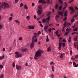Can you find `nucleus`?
I'll return each mask as SVG.
<instances>
[{
	"label": "nucleus",
	"instance_id": "nucleus-1",
	"mask_svg": "<svg viewBox=\"0 0 78 78\" xmlns=\"http://www.w3.org/2000/svg\"><path fill=\"white\" fill-rule=\"evenodd\" d=\"M37 36V33H34V35L32 37V42L30 46L31 48H32L34 46V42H37V38H36Z\"/></svg>",
	"mask_w": 78,
	"mask_h": 78
},
{
	"label": "nucleus",
	"instance_id": "nucleus-2",
	"mask_svg": "<svg viewBox=\"0 0 78 78\" xmlns=\"http://www.w3.org/2000/svg\"><path fill=\"white\" fill-rule=\"evenodd\" d=\"M9 8H10V5L8 4L5 2H3L2 3L1 5H0V11L2 10V8L6 9Z\"/></svg>",
	"mask_w": 78,
	"mask_h": 78
},
{
	"label": "nucleus",
	"instance_id": "nucleus-3",
	"mask_svg": "<svg viewBox=\"0 0 78 78\" xmlns=\"http://www.w3.org/2000/svg\"><path fill=\"white\" fill-rule=\"evenodd\" d=\"M44 51L41 50L39 49L37 51H36V53L35 54V57H34V59H37V57L39 56H41V54L43 53Z\"/></svg>",
	"mask_w": 78,
	"mask_h": 78
},
{
	"label": "nucleus",
	"instance_id": "nucleus-4",
	"mask_svg": "<svg viewBox=\"0 0 78 78\" xmlns=\"http://www.w3.org/2000/svg\"><path fill=\"white\" fill-rule=\"evenodd\" d=\"M50 20V17L48 16L47 18L46 19H44L43 20H42V22H44V23H45L47 22H48L49 21V20Z\"/></svg>",
	"mask_w": 78,
	"mask_h": 78
},
{
	"label": "nucleus",
	"instance_id": "nucleus-5",
	"mask_svg": "<svg viewBox=\"0 0 78 78\" xmlns=\"http://www.w3.org/2000/svg\"><path fill=\"white\" fill-rule=\"evenodd\" d=\"M15 53L16 54L15 57L16 58H20V57H22V55L19 54V52L16 51Z\"/></svg>",
	"mask_w": 78,
	"mask_h": 78
},
{
	"label": "nucleus",
	"instance_id": "nucleus-6",
	"mask_svg": "<svg viewBox=\"0 0 78 78\" xmlns=\"http://www.w3.org/2000/svg\"><path fill=\"white\" fill-rule=\"evenodd\" d=\"M69 11H70L71 10L72 12H70V14H71V15H72L73 14V12H75V10L73 9V8L71 6V7H69Z\"/></svg>",
	"mask_w": 78,
	"mask_h": 78
},
{
	"label": "nucleus",
	"instance_id": "nucleus-7",
	"mask_svg": "<svg viewBox=\"0 0 78 78\" xmlns=\"http://www.w3.org/2000/svg\"><path fill=\"white\" fill-rule=\"evenodd\" d=\"M38 15H40V14H41V12L42 11V7H41V6H39V7H38Z\"/></svg>",
	"mask_w": 78,
	"mask_h": 78
},
{
	"label": "nucleus",
	"instance_id": "nucleus-8",
	"mask_svg": "<svg viewBox=\"0 0 78 78\" xmlns=\"http://www.w3.org/2000/svg\"><path fill=\"white\" fill-rule=\"evenodd\" d=\"M48 26L47 25H45L44 26V30L45 32L46 33H47L48 31Z\"/></svg>",
	"mask_w": 78,
	"mask_h": 78
},
{
	"label": "nucleus",
	"instance_id": "nucleus-9",
	"mask_svg": "<svg viewBox=\"0 0 78 78\" xmlns=\"http://www.w3.org/2000/svg\"><path fill=\"white\" fill-rule=\"evenodd\" d=\"M16 66L17 70H18L22 69V66H19L17 65H16Z\"/></svg>",
	"mask_w": 78,
	"mask_h": 78
},
{
	"label": "nucleus",
	"instance_id": "nucleus-10",
	"mask_svg": "<svg viewBox=\"0 0 78 78\" xmlns=\"http://www.w3.org/2000/svg\"><path fill=\"white\" fill-rule=\"evenodd\" d=\"M29 28V29H34V27L33 26H29L27 27Z\"/></svg>",
	"mask_w": 78,
	"mask_h": 78
},
{
	"label": "nucleus",
	"instance_id": "nucleus-11",
	"mask_svg": "<svg viewBox=\"0 0 78 78\" xmlns=\"http://www.w3.org/2000/svg\"><path fill=\"white\" fill-rule=\"evenodd\" d=\"M62 44V43L61 42L59 43L58 44V50H61V45Z\"/></svg>",
	"mask_w": 78,
	"mask_h": 78
},
{
	"label": "nucleus",
	"instance_id": "nucleus-12",
	"mask_svg": "<svg viewBox=\"0 0 78 78\" xmlns=\"http://www.w3.org/2000/svg\"><path fill=\"white\" fill-rule=\"evenodd\" d=\"M47 3L48 4H50L51 5L52 3V1H50V0H47Z\"/></svg>",
	"mask_w": 78,
	"mask_h": 78
},
{
	"label": "nucleus",
	"instance_id": "nucleus-13",
	"mask_svg": "<svg viewBox=\"0 0 78 78\" xmlns=\"http://www.w3.org/2000/svg\"><path fill=\"white\" fill-rule=\"evenodd\" d=\"M65 25L69 27V25H71V23H65Z\"/></svg>",
	"mask_w": 78,
	"mask_h": 78
},
{
	"label": "nucleus",
	"instance_id": "nucleus-14",
	"mask_svg": "<svg viewBox=\"0 0 78 78\" xmlns=\"http://www.w3.org/2000/svg\"><path fill=\"white\" fill-rule=\"evenodd\" d=\"M71 31V29L70 28H67L66 29V31L68 32V33H70Z\"/></svg>",
	"mask_w": 78,
	"mask_h": 78
},
{
	"label": "nucleus",
	"instance_id": "nucleus-15",
	"mask_svg": "<svg viewBox=\"0 0 78 78\" xmlns=\"http://www.w3.org/2000/svg\"><path fill=\"white\" fill-rule=\"evenodd\" d=\"M67 11H65V13L64 14V16H65V17H66V16H67Z\"/></svg>",
	"mask_w": 78,
	"mask_h": 78
},
{
	"label": "nucleus",
	"instance_id": "nucleus-16",
	"mask_svg": "<svg viewBox=\"0 0 78 78\" xmlns=\"http://www.w3.org/2000/svg\"><path fill=\"white\" fill-rule=\"evenodd\" d=\"M58 14L60 16H63V14H62V12H58Z\"/></svg>",
	"mask_w": 78,
	"mask_h": 78
},
{
	"label": "nucleus",
	"instance_id": "nucleus-17",
	"mask_svg": "<svg viewBox=\"0 0 78 78\" xmlns=\"http://www.w3.org/2000/svg\"><path fill=\"white\" fill-rule=\"evenodd\" d=\"M4 58H5V55H3L2 56L0 57V60H2V59H3Z\"/></svg>",
	"mask_w": 78,
	"mask_h": 78
},
{
	"label": "nucleus",
	"instance_id": "nucleus-18",
	"mask_svg": "<svg viewBox=\"0 0 78 78\" xmlns=\"http://www.w3.org/2000/svg\"><path fill=\"white\" fill-rule=\"evenodd\" d=\"M64 4H65V9L67 7V5H68L67 4V3L65 2Z\"/></svg>",
	"mask_w": 78,
	"mask_h": 78
},
{
	"label": "nucleus",
	"instance_id": "nucleus-19",
	"mask_svg": "<svg viewBox=\"0 0 78 78\" xmlns=\"http://www.w3.org/2000/svg\"><path fill=\"white\" fill-rule=\"evenodd\" d=\"M78 30V28L77 27H76L75 28L73 29V31H76Z\"/></svg>",
	"mask_w": 78,
	"mask_h": 78
},
{
	"label": "nucleus",
	"instance_id": "nucleus-20",
	"mask_svg": "<svg viewBox=\"0 0 78 78\" xmlns=\"http://www.w3.org/2000/svg\"><path fill=\"white\" fill-rule=\"evenodd\" d=\"M22 51L26 52V51H27V49L26 48L23 49L22 50Z\"/></svg>",
	"mask_w": 78,
	"mask_h": 78
},
{
	"label": "nucleus",
	"instance_id": "nucleus-21",
	"mask_svg": "<svg viewBox=\"0 0 78 78\" xmlns=\"http://www.w3.org/2000/svg\"><path fill=\"white\" fill-rule=\"evenodd\" d=\"M48 51H51V48H50V47H49L47 48Z\"/></svg>",
	"mask_w": 78,
	"mask_h": 78
},
{
	"label": "nucleus",
	"instance_id": "nucleus-22",
	"mask_svg": "<svg viewBox=\"0 0 78 78\" xmlns=\"http://www.w3.org/2000/svg\"><path fill=\"white\" fill-rule=\"evenodd\" d=\"M64 57V55H63V54H61V55L60 57V58H61L62 59Z\"/></svg>",
	"mask_w": 78,
	"mask_h": 78
},
{
	"label": "nucleus",
	"instance_id": "nucleus-23",
	"mask_svg": "<svg viewBox=\"0 0 78 78\" xmlns=\"http://www.w3.org/2000/svg\"><path fill=\"white\" fill-rule=\"evenodd\" d=\"M71 37H69V39L68 40V41L70 43V42H71Z\"/></svg>",
	"mask_w": 78,
	"mask_h": 78
},
{
	"label": "nucleus",
	"instance_id": "nucleus-24",
	"mask_svg": "<svg viewBox=\"0 0 78 78\" xmlns=\"http://www.w3.org/2000/svg\"><path fill=\"white\" fill-rule=\"evenodd\" d=\"M41 3L43 4H45V3H46V2L44 1V0H42V2Z\"/></svg>",
	"mask_w": 78,
	"mask_h": 78
},
{
	"label": "nucleus",
	"instance_id": "nucleus-25",
	"mask_svg": "<svg viewBox=\"0 0 78 78\" xmlns=\"http://www.w3.org/2000/svg\"><path fill=\"white\" fill-rule=\"evenodd\" d=\"M14 21L16 22V23H20V22L19 20H14Z\"/></svg>",
	"mask_w": 78,
	"mask_h": 78
},
{
	"label": "nucleus",
	"instance_id": "nucleus-26",
	"mask_svg": "<svg viewBox=\"0 0 78 78\" xmlns=\"http://www.w3.org/2000/svg\"><path fill=\"white\" fill-rule=\"evenodd\" d=\"M74 21H75V20H74V18H73L71 20V22L72 23H73V22H74Z\"/></svg>",
	"mask_w": 78,
	"mask_h": 78
},
{
	"label": "nucleus",
	"instance_id": "nucleus-27",
	"mask_svg": "<svg viewBox=\"0 0 78 78\" xmlns=\"http://www.w3.org/2000/svg\"><path fill=\"white\" fill-rule=\"evenodd\" d=\"M58 18H59V16L56 15L55 17V19L56 20H57V19H58Z\"/></svg>",
	"mask_w": 78,
	"mask_h": 78
},
{
	"label": "nucleus",
	"instance_id": "nucleus-28",
	"mask_svg": "<svg viewBox=\"0 0 78 78\" xmlns=\"http://www.w3.org/2000/svg\"><path fill=\"white\" fill-rule=\"evenodd\" d=\"M78 16V15H76V14L74 15L73 16V19H74V18H75V17H76V16Z\"/></svg>",
	"mask_w": 78,
	"mask_h": 78
},
{
	"label": "nucleus",
	"instance_id": "nucleus-29",
	"mask_svg": "<svg viewBox=\"0 0 78 78\" xmlns=\"http://www.w3.org/2000/svg\"><path fill=\"white\" fill-rule=\"evenodd\" d=\"M24 8L26 9H28V7H27V5H25Z\"/></svg>",
	"mask_w": 78,
	"mask_h": 78
},
{
	"label": "nucleus",
	"instance_id": "nucleus-30",
	"mask_svg": "<svg viewBox=\"0 0 78 78\" xmlns=\"http://www.w3.org/2000/svg\"><path fill=\"white\" fill-rule=\"evenodd\" d=\"M68 32L67 31V32H66L64 34V36H67L68 34Z\"/></svg>",
	"mask_w": 78,
	"mask_h": 78
},
{
	"label": "nucleus",
	"instance_id": "nucleus-31",
	"mask_svg": "<svg viewBox=\"0 0 78 78\" xmlns=\"http://www.w3.org/2000/svg\"><path fill=\"white\" fill-rule=\"evenodd\" d=\"M74 40L75 41H77V37H75V38H74Z\"/></svg>",
	"mask_w": 78,
	"mask_h": 78
},
{
	"label": "nucleus",
	"instance_id": "nucleus-32",
	"mask_svg": "<svg viewBox=\"0 0 78 78\" xmlns=\"http://www.w3.org/2000/svg\"><path fill=\"white\" fill-rule=\"evenodd\" d=\"M48 31L49 33H51V28H49L48 30Z\"/></svg>",
	"mask_w": 78,
	"mask_h": 78
},
{
	"label": "nucleus",
	"instance_id": "nucleus-33",
	"mask_svg": "<svg viewBox=\"0 0 78 78\" xmlns=\"http://www.w3.org/2000/svg\"><path fill=\"white\" fill-rule=\"evenodd\" d=\"M4 76H3V75L1 74L0 76V78H3V77Z\"/></svg>",
	"mask_w": 78,
	"mask_h": 78
},
{
	"label": "nucleus",
	"instance_id": "nucleus-34",
	"mask_svg": "<svg viewBox=\"0 0 78 78\" xmlns=\"http://www.w3.org/2000/svg\"><path fill=\"white\" fill-rule=\"evenodd\" d=\"M58 5L57 4H56L55 6V9H57V8H58Z\"/></svg>",
	"mask_w": 78,
	"mask_h": 78
},
{
	"label": "nucleus",
	"instance_id": "nucleus-35",
	"mask_svg": "<svg viewBox=\"0 0 78 78\" xmlns=\"http://www.w3.org/2000/svg\"><path fill=\"white\" fill-rule=\"evenodd\" d=\"M50 77L51 78H54V75L53 74H51Z\"/></svg>",
	"mask_w": 78,
	"mask_h": 78
},
{
	"label": "nucleus",
	"instance_id": "nucleus-36",
	"mask_svg": "<svg viewBox=\"0 0 78 78\" xmlns=\"http://www.w3.org/2000/svg\"><path fill=\"white\" fill-rule=\"evenodd\" d=\"M3 66L2 65H0V69H3Z\"/></svg>",
	"mask_w": 78,
	"mask_h": 78
},
{
	"label": "nucleus",
	"instance_id": "nucleus-37",
	"mask_svg": "<svg viewBox=\"0 0 78 78\" xmlns=\"http://www.w3.org/2000/svg\"><path fill=\"white\" fill-rule=\"evenodd\" d=\"M58 1H59V2H60V3H62V5L63 4V2H62V0H58Z\"/></svg>",
	"mask_w": 78,
	"mask_h": 78
},
{
	"label": "nucleus",
	"instance_id": "nucleus-38",
	"mask_svg": "<svg viewBox=\"0 0 78 78\" xmlns=\"http://www.w3.org/2000/svg\"><path fill=\"white\" fill-rule=\"evenodd\" d=\"M26 18L28 20H29L30 19V16H27L26 17Z\"/></svg>",
	"mask_w": 78,
	"mask_h": 78
},
{
	"label": "nucleus",
	"instance_id": "nucleus-39",
	"mask_svg": "<svg viewBox=\"0 0 78 78\" xmlns=\"http://www.w3.org/2000/svg\"><path fill=\"white\" fill-rule=\"evenodd\" d=\"M23 6V4L22 3H21L20 4V7H22Z\"/></svg>",
	"mask_w": 78,
	"mask_h": 78
},
{
	"label": "nucleus",
	"instance_id": "nucleus-40",
	"mask_svg": "<svg viewBox=\"0 0 78 78\" xmlns=\"http://www.w3.org/2000/svg\"><path fill=\"white\" fill-rule=\"evenodd\" d=\"M62 45L63 47H65V46H66V44H65V43H62Z\"/></svg>",
	"mask_w": 78,
	"mask_h": 78
},
{
	"label": "nucleus",
	"instance_id": "nucleus-41",
	"mask_svg": "<svg viewBox=\"0 0 78 78\" xmlns=\"http://www.w3.org/2000/svg\"><path fill=\"white\" fill-rule=\"evenodd\" d=\"M23 39V38H22V37H20L19 38V40H22V39Z\"/></svg>",
	"mask_w": 78,
	"mask_h": 78
},
{
	"label": "nucleus",
	"instance_id": "nucleus-42",
	"mask_svg": "<svg viewBox=\"0 0 78 78\" xmlns=\"http://www.w3.org/2000/svg\"><path fill=\"white\" fill-rule=\"evenodd\" d=\"M62 7V6H61L59 7V9L60 11H61V10Z\"/></svg>",
	"mask_w": 78,
	"mask_h": 78
},
{
	"label": "nucleus",
	"instance_id": "nucleus-43",
	"mask_svg": "<svg viewBox=\"0 0 78 78\" xmlns=\"http://www.w3.org/2000/svg\"><path fill=\"white\" fill-rule=\"evenodd\" d=\"M59 31V30H57V31H56L55 32V33L56 34H58V31Z\"/></svg>",
	"mask_w": 78,
	"mask_h": 78
},
{
	"label": "nucleus",
	"instance_id": "nucleus-44",
	"mask_svg": "<svg viewBox=\"0 0 78 78\" xmlns=\"http://www.w3.org/2000/svg\"><path fill=\"white\" fill-rule=\"evenodd\" d=\"M15 66V62H14L12 64V66L14 67Z\"/></svg>",
	"mask_w": 78,
	"mask_h": 78
},
{
	"label": "nucleus",
	"instance_id": "nucleus-45",
	"mask_svg": "<svg viewBox=\"0 0 78 78\" xmlns=\"http://www.w3.org/2000/svg\"><path fill=\"white\" fill-rule=\"evenodd\" d=\"M42 0H39V1H38V3H42Z\"/></svg>",
	"mask_w": 78,
	"mask_h": 78
},
{
	"label": "nucleus",
	"instance_id": "nucleus-46",
	"mask_svg": "<svg viewBox=\"0 0 78 78\" xmlns=\"http://www.w3.org/2000/svg\"><path fill=\"white\" fill-rule=\"evenodd\" d=\"M73 2V0H71L70 1H69V3H72V2Z\"/></svg>",
	"mask_w": 78,
	"mask_h": 78
},
{
	"label": "nucleus",
	"instance_id": "nucleus-47",
	"mask_svg": "<svg viewBox=\"0 0 78 78\" xmlns=\"http://www.w3.org/2000/svg\"><path fill=\"white\" fill-rule=\"evenodd\" d=\"M12 17H10L9 18V20H10V21H11V20H12Z\"/></svg>",
	"mask_w": 78,
	"mask_h": 78
},
{
	"label": "nucleus",
	"instance_id": "nucleus-48",
	"mask_svg": "<svg viewBox=\"0 0 78 78\" xmlns=\"http://www.w3.org/2000/svg\"><path fill=\"white\" fill-rule=\"evenodd\" d=\"M67 20V17H65L63 19V20L66 21Z\"/></svg>",
	"mask_w": 78,
	"mask_h": 78
},
{
	"label": "nucleus",
	"instance_id": "nucleus-49",
	"mask_svg": "<svg viewBox=\"0 0 78 78\" xmlns=\"http://www.w3.org/2000/svg\"><path fill=\"white\" fill-rule=\"evenodd\" d=\"M15 3H17L18 2V1H19V0H15Z\"/></svg>",
	"mask_w": 78,
	"mask_h": 78
},
{
	"label": "nucleus",
	"instance_id": "nucleus-50",
	"mask_svg": "<svg viewBox=\"0 0 78 78\" xmlns=\"http://www.w3.org/2000/svg\"><path fill=\"white\" fill-rule=\"evenodd\" d=\"M53 64V62H51L50 63V65H51V64Z\"/></svg>",
	"mask_w": 78,
	"mask_h": 78
},
{
	"label": "nucleus",
	"instance_id": "nucleus-51",
	"mask_svg": "<svg viewBox=\"0 0 78 78\" xmlns=\"http://www.w3.org/2000/svg\"><path fill=\"white\" fill-rule=\"evenodd\" d=\"M78 64H77L76 65L74 66V67H78Z\"/></svg>",
	"mask_w": 78,
	"mask_h": 78
},
{
	"label": "nucleus",
	"instance_id": "nucleus-52",
	"mask_svg": "<svg viewBox=\"0 0 78 78\" xmlns=\"http://www.w3.org/2000/svg\"><path fill=\"white\" fill-rule=\"evenodd\" d=\"M41 34V32L40 31H38V34Z\"/></svg>",
	"mask_w": 78,
	"mask_h": 78
},
{
	"label": "nucleus",
	"instance_id": "nucleus-53",
	"mask_svg": "<svg viewBox=\"0 0 78 78\" xmlns=\"http://www.w3.org/2000/svg\"><path fill=\"white\" fill-rule=\"evenodd\" d=\"M62 41H63V42H66V41L64 39H63V40Z\"/></svg>",
	"mask_w": 78,
	"mask_h": 78
},
{
	"label": "nucleus",
	"instance_id": "nucleus-54",
	"mask_svg": "<svg viewBox=\"0 0 78 78\" xmlns=\"http://www.w3.org/2000/svg\"><path fill=\"white\" fill-rule=\"evenodd\" d=\"M62 32L64 31V27H63V28L62 29Z\"/></svg>",
	"mask_w": 78,
	"mask_h": 78
},
{
	"label": "nucleus",
	"instance_id": "nucleus-55",
	"mask_svg": "<svg viewBox=\"0 0 78 78\" xmlns=\"http://www.w3.org/2000/svg\"><path fill=\"white\" fill-rule=\"evenodd\" d=\"M46 42H48L49 41V39H48V38L46 39Z\"/></svg>",
	"mask_w": 78,
	"mask_h": 78
},
{
	"label": "nucleus",
	"instance_id": "nucleus-56",
	"mask_svg": "<svg viewBox=\"0 0 78 78\" xmlns=\"http://www.w3.org/2000/svg\"><path fill=\"white\" fill-rule=\"evenodd\" d=\"M78 57V55H75V58H77Z\"/></svg>",
	"mask_w": 78,
	"mask_h": 78
},
{
	"label": "nucleus",
	"instance_id": "nucleus-57",
	"mask_svg": "<svg viewBox=\"0 0 78 78\" xmlns=\"http://www.w3.org/2000/svg\"><path fill=\"white\" fill-rule=\"evenodd\" d=\"M70 54L72 55V50H70Z\"/></svg>",
	"mask_w": 78,
	"mask_h": 78
},
{
	"label": "nucleus",
	"instance_id": "nucleus-58",
	"mask_svg": "<svg viewBox=\"0 0 78 78\" xmlns=\"http://www.w3.org/2000/svg\"><path fill=\"white\" fill-rule=\"evenodd\" d=\"M58 37H60V36H61V34H58V35H57Z\"/></svg>",
	"mask_w": 78,
	"mask_h": 78
},
{
	"label": "nucleus",
	"instance_id": "nucleus-59",
	"mask_svg": "<svg viewBox=\"0 0 78 78\" xmlns=\"http://www.w3.org/2000/svg\"><path fill=\"white\" fill-rule=\"evenodd\" d=\"M34 19H36L37 17H36V15H34Z\"/></svg>",
	"mask_w": 78,
	"mask_h": 78
},
{
	"label": "nucleus",
	"instance_id": "nucleus-60",
	"mask_svg": "<svg viewBox=\"0 0 78 78\" xmlns=\"http://www.w3.org/2000/svg\"><path fill=\"white\" fill-rule=\"evenodd\" d=\"M40 25L41 27H43V25H42V23H40Z\"/></svg>",
	"mask_w": 78,
	"mask_h": 78
},
{
	"label": "nucleus",
	"instance_id": "nucleus-61",
	"mask_svg": "<svg viewBox=\"0 0 78 78\" xmlns=\"http://www.w3.org/2000/svg\"><path fill=\"white\" fill-rule=\"evenodd\" d=\"M51 14V13H50V12H49L48 14V16H49L50 14Z\"/></svg>",
	"mask_w": 78,
	"mask_h": 78
},
{
	"label": "nucleus",
	"instance_id": "nucleus-62",
	"mask_svg": "<svg viewBox=\"0 0 78 78\" xmlns=\"http://www.w3.org/2000/svg\"><path fill=\"white\" fill-rule=\"evenodd\" d=\"M75 27V24H74V25L73 26L72 28H74Z\"/></svg>",
	"mask_w": 78,
	"mask_h": 78
},
{
	"label": "nucleus",
	"instance_id": "nucleus-63",
	"mask_svg": "<svg viewBox=\"0 0 78 78\" xmlns=\"http://www.w3.org/2000/svg\"><path fill=\"white\" fill-rule=\"evenodd\" d=\"M75 9H76V10H78V8L76 6L75 7Z\"/></svg>",
	"mask_w": 78,
	"mask_h": 78
},
{
	"label": "nucleus",
	"instance_id": "nucleus-64",
	"mask_svg": "<svg viewBox=\"0 0 78 78\" xmlns=\"http://www.w3.org/2000/svg\"><path fill=\"white\" fill-rule=\"evenodd\" d=\"M3 27V26H2V25H0V29H1Z\"/></svg>",
	"mask_w": 78,
	"mask_h": 78
}]
</instances>
